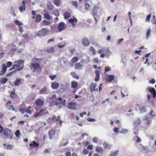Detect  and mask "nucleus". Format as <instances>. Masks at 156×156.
Returning a JSON list of instances; mask_svg holds the SVG:
<instances>
[{"mask_svg": "<svg viewBox=\"0 0 156 156\" xmlns=\"http://www.w3.org/2000/svg\"><path fill=\"white\" fill-rule=\"evenodd\" d=\"M103 145L105 148L110 149L111 148V145L107 143L104 142L103 144Z\"/></svg>", "mask_w": 156, "mask_h": 156, "instance_id": "obj_33", "label": "nucleus"}, {"mask_svg": "<svg viewBox=\"0 0 156 156\" xmlns=\"http://www.w3.org/2000/svg\"><path fill=\"white\" fill-rule=\"evenodd\" d=\"M54 4L57 6H58L61 3L60 0H54Z\"/></svg>", "mask_w": 156, "mask_h": 156, "instance_id": "obj_39", "label": "nucleus"}, {"mask_svg": "<svg viewBox=\"0 0 156 156\" xmlns=\"http://www.w3.org/2000/svg\"><path fill=\"white\" fill-rule=\"evenodd\" d=\"M89 151L87 150L86 149H84L83 150V153L84 154L86 155L87 154L89 153Z\"/></svg>", "mask_w": 156, "mask_h": 156, "instance_id": "obj_51", "label": "nucleus"}, {"mask_svg": "<svg viewBox=\"0 0 156 156\" xmlns=\"http://www.w3.org/2000/svg\"><path fill=\"white\" fill-rule=\"evenodd\" d=\"M144 121L145 123L147 125H149L151 122V119L147 116H146L144 119Z\"/></svg>", "mask_w": 156, "mask_h": 156, "instance_id": "obj_20", "label": "nucleus"}, {"mask_svg": "<svg viewBox=\"0 0 156 156\" xmlns=\"http://www.w3.org/2000/svg\"><path fill=\"white\" fill-rule=\"evenodd\" d=\"M55 131L51 129L49 130L48 132V135L49 136V138L51 139L52 138L53 135L55 134Z\"/></svg>", "mask_w": 156, "mask_h": 156, "instance_id": "obj_23", "label": "nucleus"}, {"mask_svg": "<svg viewBox=\"0 0 156 156\" xmlns=\"http://www.w3.org/2000/svg\"><path fill=\"white\" fill-rule=\"evenodd\" d=\"M47 90V88L46 87H44V88H42L39 91V94H43L45 93Z\"/></svg>", "mask_w": 156, "mask_h": 156, "instance_id": "obj_32", "label": "nucleus"}, {"mask_svg": "<svg viewBox=\"0 0 156 156\" xmlns=\"http://www.w3.org/2000/svg\"><path fill=\"white\" fill-rule=\"evenodd\" d=\"M75 69L77 70H80L83 67V65L81 64L80 62H77L75 65Z\"/></svg>", "mask_w": 156, "mask_h": 156, "instance_id": "obj_16", "label": "nucleus"}, {"mask_svg": "<svg viewBox=\"0 0 156 156\" xmlns=\"http://www.w3.org/2000/svg\"><path fill=\"white\" fill-rule=\"evenodd\" d=\"M23 37L26 39H28L29 38V35L27 33L25 34L23 36Z\"/></svg>", "mask_w": 156, "mask_h": 156, "instance_id": "obj_57", "label": "nucleus"}, {"mask_svg": "<svg viewBox=\"0 0 156 156\" xmlns=\"http://www.w3.org/2000/svg\"><path fill=\"white\" fill-rule=\"evenodd\" d=\"M87 114V112H83L82 113H80V115L81 117H83L84 115Z\"/></svg>", "mask_w": 156, "mask_h": 156, "instance_id": "obj_60", "label": "nucleus"}, {"mask_svg": "<svg viewBox=\"0 0 156 156\" xmlns=\"http://www.w3.org/2000/svg\"><path fill=\"white\" fill-rule=\"evenodd\" d=\"M85 9H89L90 6L89 4L87 3H85Z\"/></svg>", "mask_w": 156, "mask_h": 156, "instance_id": "obj_56", "label": "nucleus"}, {"mask_svg": "<svg viewBox=\"0 0 156 156\" xmlns=\"http://www.w3.org/2000/svg\"><path fill=\"white\" fill-rule=\"evenodd\" d=\"M72 76L74 78L76 79H79V76H78L77 75L75 72H72L71 73Z\"/></svg>", "mask_w": 156, "mask_h": 156, "instance_id": "obj_42", "label": "nucleus"}, {"mask_svg": "<svg viewBox=\"0 0 156 156\" xmlns=\"http://www.w3.org/2000/svg\"><path fill=\"white\" fill-rule=\"evenodd\" d=\"M82 43L84 46H87L89 45L90 42L87 38H83L82 39Z\"/></svg>", "mask_w": 156, "mask_h": 156, "instance_id": "obj_8", "label": "nucleus"}, {"mask_svg": "<svg viewBox=\"0 0 156 156\" xmlns=\"http://www.w3.org/2000/svg\"><path fill=\"white\" fill-rule=\"evenodd\" d=\"M140 123L141 121L140 119L137 118L134 122V125L135 127H137Z\"/></svg>", "mask_w": 156, "mask_h": 156, "instance_id": "obj_26", "label": "nucleus"}, {"mask_svg": "<svg viewBox=\"0 0 156 156\" xmlns=\"http://www.w3.org/2000/svg\"><path fill=\"white\" fill-rule=\"evenodd\" d=\"M15 23L17 25H19L20 26L22 25V23L21 22L18 21L17 20H16L14 21Z\"/></svg>", "mask_w": 156, "mask_h": 156, "instance_id": "obj_45", "label": "nucleus"}, {"mask_svg": "<svg viewBox=\"0 0 156 156\" xmlns=\"http://www.w3.org/2000/svg\"><path fill=\"white\" fill-rule=\"evenodd\" d=\"M16 72V71H15L14 70L10 73H8L7 75V76H11L12 75V74L15 73Z\"/></svg>", "mask_w": 156, "mask_h": 156, "instance_id": "obj_59", "label": "nucleus"}, {"mask_svg": "<svg viewBox=\"0 0 156 156\" xmlns=\"http://www.w3.org/2000/svg\"><path fill=\"white\" fill-rule=\"evenodd\" d=\"M31 148H33L34 147L38 148L39 145V143H37L35 141H33L32 143H31L29 144Z\"/></svg>", "mask_w": 156, "mask_h": 156, "instance_id": "obj_14", "label": "nucleus"}, {"mask_svg": "<svg viewBox=\"0 0 156 156\" xmlns=\"http://www.w3.org/2000/svg\"><path fill=\"white\" fill-rule=\"evenodd\" d=\"M35 104L37 107H41L44 105V102L41 99L39 98L36 100Z\"/></svg>", "mask_w": 156, "mask_h": 156, "instance_id": "obj_6", "label": "nucleus"}, {"mask_svg": "<svg viewBox=\"0 0 156 156\" xmlns=\"http://www.w3.org/2000/svg\"><path fill=\"white\" fill-rule=\"evenodd\" d=\"M16 69L14 70L16 72L22 70L24 68V61L23 60L19 59L15 61L14 62Z\"/></svg>", "mask_w": 156, "mask_h": 156, "instance_id": "obj_1", "label": "nucleus"}, {"mask_svg": "<svg viewBox=\"0 0 156 156\" xmlns=\"http://www.w3.org/2000/svg\"><path fill=\"white\" fill-rule=\"evenodd\" d=\"M12 65V63L11 62H7L6 63V66L4 64H3L2 66V70L0 72V76H2L5 74L7 70V67L9 68Z\"/></svg>", "mask_w": 156, "mask_h": 156, "instance_id": "obj_3", "label": "nucleus"}, {"mask_svg": "<svg viewBox=\"0 0 156 156\" xmlns=\"http://www.w3.org/2000/svg\"><path fill=\"white\" fill-rule=\"evenodd\" d=\"M25 3L26 2L25 1H23L22 2L23 6L21 5L19 7L20 12H22L23 10L24 11L25 10Z\"/></svg>", "mask_w": 156, "mask_h": 156, "instance_id": "obj_18", "label": "nucleus"}, {"mask_svg": "<svg viewBox=\"0 0 156 156\" xmlns=\"http://www.w3.org/2000/svg\"><path fill=\"white\" fill-rule=\"evenodd\" d=\"M12 131L11 129L6 128L4 130L3 134L6 137H10V139H11L12 136Z\"/></svg>", "mask_w": 156, "mask_h": 156, "instance_id": "obj_4", "label": "nucleus"}, {"mask_svg": "<svg viewBox=\"0 0 156 156\" xmlns=\"http://www.w3.org/2000/svg\"><path fill=\"white\" fill-rule=\"evenodd\" d=\"M124 40V39L123 38H121V39H120L117 42V44H120L122 41H123Z\"/></svg>", "mask_w": 156, "mask_h": 156, "instance_id": "obj_63", "label": "nucleus"}, {"mask_svg": "<svg viewBox=\"0 0 156 156\" xmlns=\"http://www.w3.org/2000/svg\"><path fill=\"white\" fill-rule=\"evenodd\" d=\"M96 74L95 80V81H98L100 77V72L99 70H97L95 71Z\"/></svg>", "mask_w": 156, "mask_h": 156, "instance_id": "obj_24", "label": "nucleus"}, {"mask_svg": "<svg viewBox=\"0 0 156 156\" xmlns=\"http://www.w3.org/2000/svg\"><path fill=\"white\" fill-rule=\"evenodd\" d=\"M72 4L76 8H77L78 6V5L76 1H72L71 2Z\"/></svg>", "mask_w": 156, "mask_h": 156, "instance_id": "obj_49", "label": "nucleus"}, {"mask_svg": "<svg viewBox=\"0 0 156 156\" xmlns=\"http://www.w3.org/2000/svg\"><path fill=\"white\" fill-rule=\"evenodd\" d=\"M6 107L8 109L14 110V108L12 105V102L10 101H8L6 104Z\"/></svg>", "mask_w": 156, "mask_h": 156, "instance_id": "obj_11", "label": "nucleus"}, {"mask_svg": "<svg viewBox=\"0 0 156 156\" xmlns=\"http://www.w3.org/2000/svg\"><path fill=\"white\" fill-rule=\"evenodd\" d=\"M71 88H76L78 86V83L76 81H73L71 83Z\"/></svg>", "mask_w": 156, "mask_h": 156, "instance_id": "obj_29", "label": "nucleus"}, {"mask_svg": "<svg viewBox=\"0 0 156 156\" xmlns=\"http://www.w3.org/2000/svg\"><path fill=\"white\" fill-rule=\"evenodd\" d=\"M66 26V24H65L64 23L61 22L59 23L58 26V28L59 31L60 32L64 29Z\"/></svg>", "mask_w": 156, "mask_h": 156, "instance_id": "obj_9", "label": "nucleus"}, {"mask_svg": "<svg viewBox=\"0 0 156 156\" xmlns=\"http://www.w3.org/2000/svg\"><path fill=\"white\" fill-rule=\"evenodd\" d=\"M89 51L92 53V54L94 55L96 54L95 50L93 47H90L89 49Z\"/></svg>", "mask_w": 156, "mask_h": 156, "instance_id": "obj_36", "label": "nucleus"}, {"mask_svg": "<svg viewBox=\"0 0 156 156\" xmlns=\"http://www.w3.org/2000/svg\"><path fill=\"white\" fill-rule=\"evenodd\" d=\"M8 81V79L6 77L1 78L0 80V83L2 84L5 83Z\"/></svg>", "mask_w": 156, "mask_h": 156, "instance_id": "obj_31", "label": "nucleus"}, {"mask_svg": "<svg viewBox=\"0 0 156 156\" xmlns=\"http://www.w3.org/2000/svg\"><path fill=\"white\" fill-rule=\"evenodd\" d=\"M68 21L73 26H74L77 22V20L76 18H71Z\"/></svg>", "mask_w": 156, "mask_h": 156, "instance_id": "obj_17", "label": "nucleus"}, {"mask_svg": "<svg viewBox=\"0 0 156 156\" xmlns=\"http://www.w3.org/2000/svg\"><path fill=\"white\" fill-rule=\"evenodd\" d=\"M105 51V50L104 48H102L101 49L99 50L98 51V52L99 54H101L102 53H103Z\"/></svg>", "mask_w": 156, "mask_h": 156, "instance_id": "obj_58", "label": "nucleus"}, {"mask_svg": "<svg viewBox=\"0 0 156 156\" xmlns=\"http://www.w3.org/2000/svg\"><path fill=\"white\" fill-rule=\"evenodd\" d=\"M46 110L44 109H42L40 110L38 112L35 113L34 115V116L35 118H37L38 116H41L44 114L45 113V112Z\"/></svg>", "mask_w": 156, "mask_h": 156, "instance_id": "obj_12", "label": "nucleus"}, {"mask_svg": "<svg viewBox=\"0 0 156 156\" xmlns=\"http://www.w3.org/2000/svg\"><path fill=\"white\" fill-rule=\"evenodd\" d=\"M47 51L48 52H51L52 53L54 52L55 51V49L54 47H51L47 49Z\"/></svg>", "mask_w": 156, "mask_h": 156, "instance_id": "obj_37", "label": "nucleus"}, {"mask_svg": "<svg viewBox=\"0 0 156 156\" xmlns=\"http://www.w3.org/2000/svg\"><path fill=\"white\" fill-rule=\"evenodd\" d=\"M110 68L108 67H105V73L108 72V71L110 70Z\"/></svg>", "mask_w": 156, "mask_h": 156, "instance_id": "obj_61", "label": "nucleus"}, {"mask_svg": "<svg viewBox=\"0 0 156 156\" xmlns=\"http://www.w3.org/2000/svg\"><path fill=\"white\" fill-rule=\"evenodd\" d=\"M118 151H115L111 153L109 156H116L118 154Z\"/></svg>", "mask_w": 156, "mask_h": 156, "instance_id": "obj_35", "label": "nucleus"}, {"mask_svg": "<svg viewBox=\"0 0 156 156\" xmlns=\"http://www.w3.org/2000/svg\"><path fill=\"white\" fill-rule=\"evenodd\" d=\"M21 80L19 79H17L14 82V85L15 86L18 85L21 82Z\"/></svg>", "mask_w": 156, "mask_h": 156, "instance_id": "obj_44", "label": "nucleus"}, {"mask_svg": "<svg viewBox=\"0 0 156 156\" xmlns=\"http://www.w3.org/2000/svg\"><path fill=\"white\" fill-rule=\"evenodd\" d=\"M63 16L64 19H66L70 17L71 15L69 12L66 11L64 13Z\"/></svg>", "mask_w": 156, "mask_h": 156, "instance_id": "obj_27", "label": "nucleus"}, {"mask_svg": "<svg viewBox=\"0 0 156 156\" xmlns=\"http://www.w3.org/2000/svg\"><path fill=\"white\" fill-rule=\"evenodd\" d=\"M151 30L150 28L148 29L147 30V32L146 34V37L147 39H148L149 35L151 34Z\"/></svg>", "mask_w": 156, "mask_h": 156, "instance_id": "obj_40", "label": "nucleus"}, {"mask_svg": "<svg viewBox=\"0 0 156 156\" xmlns=\"http://www.w3.org/2000/svg\"><path fill=\"white\" fill-rule=\"evenodd\" d=\"M95 150L97 152L99 153L103 151L102 149L100 147H97L95 148Z\"/></svg>", "mask_w": 156, "mask_h": 156, "instance_id": "obj_47", "label": "nucleus"}, {"mask_svg": "<svg viewBox=\"0 0 156 156\" xmlns=\"http://www.w3.org/2000/svg\"><path fill=\"white\" fill-rule=\"evenodd\" d=\"M69 107H68L69 109H76V105L74 102H70L68 104Z\"/></svg>", "mask_w": 156, "mask_h": 156, "instance_id": "obj_22", "label": "nucleus"}, {"mask_svg": "<svg viewBox=\"0 0 156 156\" xmlns=\"http://www.w3.org/2000/svg\"><path fill=\"white\" fill-rule=\"evenodd\" d=\"M43 15L45 19L48 20H50L51 16L48 12H45V13H44Z\"/></svg>", "mask_w": 156, "mask_h": 156, "instance_id": "obj_25", "label": "nucleus"}, {"mask_svg": "<svg viewBox=\"0 0 156 156\" xmlns=\"http://www.w3.org/2000/svg\"><path fill=\"white\" fill-rule=\"evenodd\" d=\"M140 108V110L141 112H145L146 111V109L144 107L142 106L141 107V108Z\"/></svg>", "mask_w": 156, "mask_h": 156, "instance_id": "obj_55", "label": "nucleus"}, {"mask_svg": "<svg viewBox=\"0 0 156 156\" xmlns=\"http://www.w3.org/2000/svg\"><path fill=\"white\" fill-rule=\"evenodd\" d=\"M47 8L49 10H52L53 8V6L52 3L50 2H48L47 4Z\"/></svg>", "mask_w": 156, "mask_h": 156, "instance_id": "obj_30", "label": "nucleus"}, {"mask_svg": "<svg viewBox=\"0 0 156 156\" xmlns=\"http://www.w3.org/2000/svg\"><path fill=\"white\" fill-rule=\"evenodd\" d=\"M114 79V76L113 75H109L108 76L107 80L108 82H110Z\"/></svg>", "mask_w": 156, "mask_h": 156, "instance_id": "obj_34", "label": "nucleus"}, {"mask_svg": "<svg viewBox=\"0 0 156 156\" xmlns=\"http://www.w3.org/2000/svg\"><path fill=\"white\" fill-rule=\"evenodd\" d=\"M31 108L30 106H29L27 109L24 111L25 112H27V113L28 114H30L31 113L32 111L31 110H30V108Z\"/></svg>", "mask_w": 156, "mask_h": 156, "instance_id": "obj_43", "label": "nucleus"}, {"mask_svg": "<svg viewBox=\"0 0 156 156\" xmlns=\"http://www.w3.org/2000/svg\"><path fill=\"white\" fill-rule=\"evenodd\" d=\"M128 131L127 129H123L121 130L120 131V133H126L128 132Z\"/></svg>", "mask_w": 156, "mask_h": 156, "instance_id": "obj_53", "label": "nucleus"}, {"mask_svg": "<svg viewBox=\"0 0 156 156\" xmlns=\"http://www.w3.org/2000/svg\"><path fill=\"white\" fill-rule=\"evenodd\" d=\"M54 38H52L48 40V41L47 43H49L51 42H54Z\"/></svg>", "mask_w": 156, "mask_h": 156, "instance_id": "obj_64", "label": "nucleus"}, {"mask_svg": "<svg viewBox=\"0 0 156 156\" xmlns=\"http://www.w3.org/2000/svg\"><path fill=\"white\" fill-rule=\"evenodd\" d=\"M97 86V85L94 83H92L89 87V89L91 92H92L94 90H98V88L96 89V87Z\"/></svg>", "mask_w": 156, "mask_h": 156, "instance_id": "obj_10", "label": "nucleus"}, {"mask_svg": "<svg viewBox=\"0 0 156 156\" xmlns=\"http://www.w3.org/2000/svg\"><path fill=\"white\" fill-rule=\"evenodd\" d=\"M5 54L4 52H2L0 53V59L4 57Z\"/></svg>", "mask_w": 156, "mask_h": 156, "instance_id": "obj_62", "label": "nucleus"}, {"mask_svg": "<svg viewBox=\"0 0 156 156\" xmlns=\"http://www.w3.org/2000/svg\"><path fill=\"white\" fill-rule=\"evenodd\" d=\"M43 23L44 25L46 26L49 25L50 24V22L45 20H43Z\"/></svg>", "mask_w": 156, "mask_h": 156, "instance_id": "obj_48", "label": "nucleus"}, {"mask_svg": "<svg viewBox=\"0 0 156 156\" xmlns=\"http://www.w3.org/2000/svg\"><path fill=\"white\" fill-rule=\"evenodd\" d=\"M35 22L36 23H39L41 21L42 19V16L40 14H37L35 16Z\"/></svg>", "mask_w": 156, "mask_h": 156, "instance_id": "obj_15", "label": "nucleus"}, {"mask_svg": "<svg viewBox=\"0 0 156 156\" xmlns=\"http://www.w3.org/2000/svg\"><path fill=\"white\" fill-rule=\"evenodd\" d=\"M10 95L11 98H13L16 95V94L14 91L12 90L11 91Z\"/></svg>", "mask_w": 156, "mask_h": 156, "instance_id": "obj_41", "label": "nucleus"}, {"mask_svg": "<svg viewBox=\"0 0 156 156\" xmlns=\"http://www.w3.org/2000/svg\"><path fill=\"white\" fill-rule=\"evenodd\" d=\"M60 117L58 116L57 118L55 115H53L51 119L53 121H59V123L60 126L62 125V122L60 120Z\"/></svg>", "mask_w": 156, "mask_h": 156, "instance_id": "obj_7", "label": "nucleus"}, {"mask_svg": "<svg viewBox=\"0 0 156 156\" xmlns=\"http://www.w3.org/2000/svg\"><path fill=\"white\" fill-rule=\"evenodd\" d=\"M30 68L33 72H37L40 73L41 71V68L39 64L37 63L31 64Z\"/></svg>", "mask_w": 156, "mask_h": 156, "instance_id": "obj_2", "label": "nucleus"}, {"mask_svg": "<svg viewBox=\"0 0 156 156\" xmlns=\"http://www.w3.org/2000/svg\"><path fill=\"white\" fill-rule=\"evenodd\" d=\"M32 15H33L32 19H34L35 17V16L36 15V13L34 10H33L32 12Z\"/></svg>", "mask_w": 156, "mask_h": 156, "instance_id": "obj_52", "label": "nucleus"}, {"mask_svg": "<svg viewBox=\"0 0 156 156\" xmlns=\"http://www.w3.org/2000/svg\"><path fill=\"white\" fill-rule=\"evenodd\" d=\"M151 16V14L148 15L146 17V21L147 22H149L150 18Z\"/></svg>", "mask_w": 156, "mask_h": 156, "instance_id": "obj_50", "label": "nucleus"}, {"mask_svg": "<svg viewBox=\"0 0 156 156\" xmlns=\"http://www.w3.org/2000/svg\"><path fill=\"white\" fill-rule=\"evenodd\" d=\"M20 134V131L19 130H17L15 133V134L16 137L19 136Z\"/></svg>", "mask_w": 156, "mask_h": 156, "instance_id": "obj_54", "label": "nucleus"}, {"mask_svg": "<svg viewBox=\"0 0 156 156\" xmlns=\"http://www.w3.org/2000/svg\"><path fill=\"white\" fill-rule=\"evenodd\" d=\"M53 14L55 15V16H58L59 15V13L58 11V10H55L53 13Z\"/></svg>", "mask_w": 156, "mask_h": 156, "instance_id": "obj_46", "label": "nucleus"}, {"mask_svg": "<svg viewBox=\"0 0 156 156\" xmlns=\"http://www.w3.org/2000/svg\"><path fill=\"white\" fill-rule=\"evenodd\" d=\"M62 101V99L61 98L59 97L56 99L55 101V105H60L61 104Z\"/></svg>", "mask_w": 156, "mask_h": 156, "instance_id": "obj_21", "label": "nucleus"}, {"mask_svg": "<svg viewBox=\"0 0 156 156\" xmlns=\"http://www.w3.org/2000/svg\"><path fill=\"white\" fill-rule=\"evenodd\" d=\"M147 89L152 94L153 97L154 98L156 97V92L154 88H150L148 87Z\"/></svg>", "mask_w": 156, "mask_h": 156, "instance_id": "obj_13", "label": "nucleus"}, {"mask_svg": "<svg viewBox=\"0 0 156 156\" xmlns=\"http://www.w3.org/2000/svg\"><path fill=\"white\" fill-rule=\"evenodd\" d=\"M59 86V83L56 82H54L51 83V87L53 89H57Z\"/></svg>", "mask_w": 156, "mask_h": 156, "instance_id": "obj_19", "label": "nucleus"}, {"mask_svg": "<svg viewBox=\"0 0 156 156\" xmlns=\"http://www.w3.org/2000/svg\"><path fill=\"white\" fill-rule=\"evenodd\" d=\"M78 58L76 56L73 57L71 59V61L73 63H74L77 62L78 60Z\"/></svg>", "mask_w": 156, "mask_h": 156, "instance_id": "obj_38", "label": "nucleus"}, {"mask_svg": "<svg viewBox=\"0 0 156 156\" xmlns=\"http://www.w3.org/2000/svg\"><path fill=\"white\" fill-rule=\"evenodd\" d=\"M3 145L6 149L11 150L13 148V146L9 144H3Z\"/></svg>", "mask_w": 156, "mask_h": 156, "instance_id": "obj_28", "label": "nucleus"}, {"mask_svg": "<svg viewBox=\"0 0 156 156\" xmlns=\"http://www.w3.org/2000/svg\"><path fill=\"white\" fill-rule=\"evenodd\" d=\"M48 31L47 29L42 28L39 31L37 34V35L38 36H44L48 35Z\"/></svg>", "mask_w": 156, "mask_h": 156, "instance_id": "obj_5", "label": "nucleus"}]
</instances>
